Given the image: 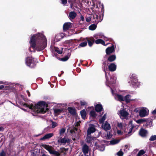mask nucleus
<instances>
[{"mask_svg":"<svg viewBox=\"0 0 156 156\" xmlns=\"http://www.w3.org/2000/svg\"><path fill=\"white\" fill-rule=\"evenodd\" d=\"M30 47L29 49L30 52L32 51L30 48H32L38 51L43 50L47 46V40L45 36L42 34L38 33L37 34H34L30 37ZM34 51V52H35Z\"/></svg>","mask_w":156,"mask_h":156,"instance_id":"obj_1","label":"nucleus"},{"mask_svg":"<svg viewBox=\"0 0 156 156\" xmlns=\"http://www.w3.org/2000/svg\"><path fill=\"white\" fill-rule=\"evenodd\" d=\"M22 105L24 106L29 108L31 109H37L36 111L37 113L44 114L46 112H48L49 109L47 108L48 106L44 101H41L37 104L34 105L31 104L30 105H28L26 103L23 102Z\"/></svg>","mask_w":156,"mask_h":156,"instance_id":"obj_2","label":"nucleus"},{"mask_svg":"<svg viewBox=\"0 0 156 156\" xmlns=\"http://www.w3.org/2000/svg\"><path fill=\"white\" fill-rule=\"evenodd\" d=\"M41 146L47 150L50 154H53L55 156H60V154L58 151L53 150L51 146L46 144H42Z\"/></svg>","mask_w":156,"mask_h":156,"instance_id":"obj_3","label":"nucleus"},{"mask_svg":"<svg viewBox=\"0 0 156 156\" xmlns=\"http://www.w3.org/2000/svg\"><path fill=\"white\" fill-rule=\"evenodd\" d=\"M25 62L27 66L31 68H34L36 66L35 62L34 61V58L31 56L25 59Z\"/></svg>","mask_w":156,"mask_h":156,"instance_id":"obj_4","label":"nucleus"},{"mask_svg":"<svg viewBox=\"0 0 156 156\" xmlns=\"http://www.w3.org/2000/svg\"><path fill=\"white\" fill-rule=\"evenodd\" d=\"M92 16L94 22H101L102 20V17L101 18V15L98 13L92 15Z\"/></svg>","mask_w":156,"mask_h":156,"instance_id":"obj_5","label":"nucleus"},{"mask_svg":"<svg viewBox=\"0 0 156 156\" xmlns=\"http://www.w3.org/2000/svg\"><path fill=\"white\" fill-rule=\"evenodd\" d=\"M115 51V49L113 44H112L111 46L107 48L105 50L106 53L108 55H110Z\"/></svg>","mask_w":156,"mask_h":156,"instance_id":"obj_6","label":"nucleus"},{"mask_svg":"<svg viewBox=\"0 0 156 156\" xmlns=\"http://www.w3.org/2000/svg\"><path fill=\"white\" fill-rule=\"evenodd\" d=\"M119 113L121 116L122 117L125 119L127 118L129 114L128 112L124 109L120 110Z\"/></svg>","mask_w":156,"mask_h":156,"instance_id":"obj_7","label":"nucleus"},{"mask_svg":"<svg viewBox=\"0 0 156 156\" xmlns=\"http://www.w3.org/2000/svg\"><path fill=\"white\" fill-rule=\"evenodd\" d=\"M57 142L58 143H61L62 144L64 145L66 143H69L70 142V140L68 138H61L60 139L58 140Z\"/></svg>","mask_w":156,"mask_h":156,"instance_id":"obj_8","label":"nucleus"},{"mask_svg":"<svg viewBox=\"0 0 156 156\" xmlns=\"http://www.w3.org/2000/svg\"><path fill=\"white\" fill-rule=\"evenodd\" d=\"M72 23L70 22H66L64 23L63 26V30L64 31H66L70 27Z\"/></svg>","mask_w":156,"mask_h":156,"instance_id":"obj_9","label":"nucleus"},{"mask_svg":"<svg viewBox=\"0 0 156 156\" xmlns=\"http://www.w3.org/2000/svg\"><path fill=\"white\" fill-rule=\"evenodd\" d=\"M117 68L116 65L114 63H111L108 66V69L109 71L114 72L116 70Z\"/></svg>","mask_w":156,"mask_h":156,"instance_id":"obj_10","label":"nucleus"},{"mask_svg":"<svg viewBox=\"0 0 156 156\" xmlns=\"http://www.w3.org/2000/svg\"><path fill=\"white\" fill-rule=\"evenodd\" d=\"M147 133V132L146 130L143 128L141 129L139 131V134L142 137H146Z\"/></svg>","mask_w":156,"mask_h":156,"instance_id":"obj_11","label":"nucleus"},{"mask_svg":"<svg viewBox=\"0 0 156 156\" xmlns=\"http://www.w3.org/2000/svg\"><path fill=\"white\" fill-rule=\"evenodd\" d=\"M67 110L72 115L75 116L76 115V110L74 108L69 107H68Z\"/></svg>","mask_w":156,"mask_h":156,"instance_id":"obj_12","label":"nucleus"},{"mask_svg":"<svg viewBox=\"0 0 156 156\" xmlns=\"http://www.w3.org/2000/svg\"><path fill=\"white\" fill-rule=\"evenodd\" d=\"M86 39L88 42V45L89 47H91L94 42V39L93 37H86Z\"/></svg>","mask_w":156,"mask_h":156,"instance_id":"obj_13","label":"nucleus"},{"mask_svg":"<svg viewBox=\"0 0 156 156\" xmlns=\"http://www.w3.org/2000/svg\"><path fill=\"white\" fill-rule=\"evenodd\" d=\"M130 79L131 80L132 82H133V85H134L136 87V86L138 85V80L137 79V77L136 76H132L130 77Z\"/></svg>","mask_w":156,"mask_h":156,"instance_id":"obj_14","label":"nucleus"},{"mask_svg":"<svg viewBox=\"0 0 156 156\" xmlns=\"http://www.w3.org/2000/svg\"><path fill=\"white\" fill-rule=\"evenodd\" d=\"M82 151L84 156H86L89 151V147L86 144H84L82 147Z\"/></svg>","mask_w":156,"mask_h":156,"instance_id":"obj_15","label":"nucleus"},{"mask_svg":"<svg viewBox=\"0 0 156 156\" xmlns=\"http://www.w3.org/2000/svg\"><path fill=\"white\" fill-rule=\"evenodd\" d=\"M96 129L94 126H90L89 128L87 130V135H90L91 133H93L95 132Z\"/></svg>","mask_w":156,"mask_h":156,"instance_id":"obj_16","label":"nucleus"},{"mask_svg":"<svg viewBox=\"0 0 156 156\" xmlns=\"http://www.w3.org/2000/svg\"><path fill=\"white\" fill-rule=\"evenodd\" d=\"M95 109L97 112H100L103 109V108L101 105L97 104L95 106Z\"/></svg>","mask_w":156,"mask_h":156,"instance_id":"obj_17","label":"nucleus"},{"mask_svg":"<svg viewBox=\"0 0 156 156\" xmlns=\"http://www.w3.org/2000/svg\"><path fill=\"white\" fill-rule=\"evenodd\" d=\"M101 126L106 131L109 130L111 128L110 124H109L107 121L105 122L104 125L103 124Z\"/></svg>","mask_w":156,"mask_h":156,"instance_id":"obj_18","label":"nucleus"},{"mask_svg":"<svg viewBox=\"0 0 156 156\" xmlns=\"http://www.w3.org/2000/svg\"><path fill=\"white\" fill-rule=\"evenodd\" d=\"M54 135V134L52 133H49L45 134L42 137L40 138V140H43L45 139H49L52 137Z\"/></svg>","mask_w":156,"mask_h":156,"instance_id":"obj_19","label":"nucleus"},{"mask_svg":"<svg viewBox=\"0 0 156 156\" xmlns=\"http://www.w3.org/2000/svg\"><path fill=\"white\" fill-rule=\"evenodd\" d=\"M76 13L74 11L70 12L69 15V18L70 20L74 19L76 17Z\"/></svg>","mask_w":156,"mask_h":156,"instance_id":"obj_20","label":"nucleus"},{"mask_svg":"<svg viewBox=\"0 0 156 156\" xmlns=\"http://www.w3.org/2000/svg\"><path fill=\"white\" fill-rule=\"evenodd\" d=\"M131 96L129 94H127L125 96L124 98V101H125L126 103H129L131 101L133 100V99H131Z\"/></svg>","mask_w":156,"mask_h":156,"instance_id":"obj_21","label":"nucleus"},{"mask_svg":"<svg viewBox=\"0 0 156 156\" xmlns=\"http://www.w3.org/2000/svg\"><path fill=\"white\" fill-rule=\"evenodd\" d=\"M139 115L141 117H144L147 114V111L145 109H143L139 112Z\"/></svg>","mask_w":156,"mask_h":156,"instance_id":"obj_22","label":"nucleus"},{"mask_svg":"<svg viewBox=\"0 0 156 156\" xmlns=\"http://www.w3.org/2000/svg\"><path fill=\"white\" fill-rule=\"evenodd\" d=\"M116 58V56L115 55H112L108 57L107 59V61L109 62H113L115 60Z\"/></svg>","mask_w":156,"mask_h":156,"instance_id":"obj_23","label":"nucleus"},{"mask_svg":"<svg viewBox=\"0 0 156 156\" xmlns=\"http://www.w3.org/2000/svg\"><path fill=\"white\" fill-rule=\"evenodd\" d=\"M80 114L82 118L85 119L87 115V112L85 109H83L80 112Z\"/></svg>","mask_w":156,"mask_h":156,"instance_id":"obj_24","label":"nucleus"},{"mask_svg":"<svg viewBox=\"0 0 156 156\" xmlns=\"http://www.w3.org/2000/svg\"><path fill=\"white\" fill-rule=\"evenodd\" d=\"M95 43L97 44H101L102 45L105 46L106 45L105 44V42L103 40L99 39L94 41Z\"/></svg>","mask_w":156,"mask_h":156,"instance_id":"obj_25","label":"nucleus"},{"mask_svg":"<svg viewBox=\"0 0 156 156\" xmlns=\"http://www.w3.org/2000/svg\"><path fill=\"white\" fill-rule=\"evenodd\" d=\"M70 56V54L68 53L67 55H66L63 58H60L59 59L63 62L67 61L69 58Z\"/></svg>","mask_w":156,"mask_h":156,"instance_id":"obj_26","label":"nucleus"},{"mask_svg":"<svg viewBox=\"0 0 156 156\" xmlns=\"http://www.w3.org/2000/svg\"><path fill=\"white\" fill-rule=\"evenodd\" d=\"M87 135L86 138L87 142V143H91L94 141V137H91L90 136Z\"/></svg>","mask_w":156,"mask_h":156,"instance_id":"obj_27","label":"nucleus"},{"mask_svg":"<svg viewBox=\"0 0 156 156\" xmlns=\"http://www.w3.org/2000/svg\"><path fill=\"white\" fill-rule=\"evenodd\" d=\"M54 110L55 114L57 115H60L63 111L62 109H55Z\"/></svg>","mask_w":156,"mask_h":156,"instance_id":"obj_28","label":"nucleus"},{"mask_svg":"<svg viewBox=\"0 0 156 156\" xmlns=\"http://www.w3.org/2000/svg\"><path fill=\"white\" fill-rule=\"evenodd\" d=\"M132 122H133L132 121H129V123L131 125V128H129V129H128V128H127V130H129V131H128V133L126 134V135H128V134H129L132 132L133 129V128L134 127V126L132 124Z\"/></svg>","mask_w":156,"mask_h":156,"instance_id":"obj_29","label":"nucleus"},{"mask_svg":"<svg viewBox=\"0 0 156 156\" xmlns=\"http://www.w3.org/2000/svg\"><path fill=\"white\" fill-rule=\"evenodd\" d=\"M63 37L62 34H58L55 36V39L57 41H58L62 39Z\"/></svg>","mask_w":156,"mask_h":156,"instance_id":"obj_30","label":"nucleus"},{"mask_svg":"<svg viewBox=\"0 0 156 156\" xmlns=\"http://www.w3.org/2000/svg\"><path fill=\"white\" fill-rule=\"evenodd\" d=\"M106 117V115L105 114L103 116L99 119V123L101 124H103L104 121L105 120Z\"/></svg>","mask_w":156,"mask_h":156,"instance_id":"obj_31","label":"nucleus"},{"mask_svg":"<svg viewBox=\"0 0 156 156\" xmlns=\"http://www.w3.org/2000/svg\"><path fill=\"white\" fill-rule=\"evenodd\" d=\"M90 116L93 117L94 118L96 117V114L94 110H92L90 112Z\"/></svg>","mask_w":156,"mask_h":156,"instance_id":"obj_32","label":"nucleus"},{"mask_svg":"<svg viewBox=\"0 0 156 156\" xmlns=\"http://www.w3.org/2000/svg\"><path fill=\"white\" fill-rule=\"evenodd\" d=\"M97 26L94 24H92L89 26V29L90 30H94L96 28Z\"/></svg>","mask_w":156,"mask_h":156,"instance_id":"obj_33","label":"nucleus"},{"mask_svg":"<svg viewBox=\"0 0 156 156\" xmlns=\"http://www.w3.org/2000/svg\"><path fill=\"white\" fill-rule=\"evenodd\" d=\"M117 97L119 101H124V98L122 95L118 94L117 95Z\"/></svg>","mask_w":156,"mask_h":156,"instance_id":"obj_34","label":"nucleus"},{"mask_svg":"<svg viewBox=\"0 0 156 156\" xmlns=\"http://www.w3.org/2000/svg\"><path fill=\"white\" fill-rule=\"evenodd\" d=\"M119 141L120 140H119L114 139L111 140L110 141V143L112 144L113 145L118 143Z\"/></svg>","mask_w":156,"mask_h":156,"instance_id":"obj_35","label":"nucleus"},{"mask_svg":"<svg viewBox=\"0 0 156 156\" xmlns=\"http://www.w3.org/2000/svg\"><path fill=\"white\" fill-rule=\"evenodd\" d=\"M108 62V61H107H107H105V60L103 62V63H102V64L103 65H104V66H102V69H103L104 71L105 72H106L105 67L107 65V63Z\"/></svg>","mask_w":156,"mask_h":156,"instance_id":"obj_36","label":"nucleus"},{"mask_svg":"<svg viewBox=\"0 0 156 156\" xmlns=\"http://www.w3.org/2000/svg\"><path fill=\"white\" fill-rule=\"evenodd\" d=\"M145 153V151L143 150H140L137 154V156H141V155L144 154Z\"/></svg>","mask_w":156,"mask_h":156,"instance_id":"obj_37","label":"nucleus"},{"mask_svg":"<svg viewBox=\"0 0 156 156\" xmlns=\"http://www.w3.org/2000/svg\"><path fill=\"white\" fill-rule=\"evenodd\" d=\"M146 120L145 119H139L136 122L138 123L141 124L146 122Z\"/></svg>","mask_w":156,"mask_h":156,"instance_id":"obj_38","label":"nucleus"},{"mask_svg":"<svg viewBox=\"0 0 156 156\" xmlns=\"http://www.w3.org/2000/svg\"><path fill=\"white\" fill-rule=\"evenodd\" d=\"M66 129L64 128L61 129L59 130V133L60 136H61L62 134H64L66 131Z\"/></svg>","mask_w":156,"mask_h":156,"instance_id":"obj_39","label":"nucleus"},{"mask_svg":"<svg viewBox=\"0 0 156 156\" xmlns=\"http://www.w3.org/2000/svg\"><path fill=\"white\" fill-rule=\"evenodd\" d=\"M77 128H76L75 127H73L72 129L70 130V132L72 134L75 133V131H77Z\"/></svg>","mask_w":156,"mask_h":156,"instance_id":"obj_40","label":"nucleus"},{"mask_svg":"<svg viewBox=\"0 0 156 156\" xmlns=\"http://www.w3.org/2000/svg\"><path fill=\"white\" fill-rule=\"evenodd\" d=\"M146 119V125H150L152 124V122L151 119Z\"/></svg>","mask_w":156,"mask_h":156,"instance_id":"obj_41","label":"nucleus"},{"mask_svg":"<svg viewBox=\"0 0 156 156\" xmlns=\"http://www.w3.org/2000/svg\"><path fill=\"white\" fill-rule=\"evenodd\" d=\"M76 0H68V2L70 3L71 7H72L75 2Z\"/></svg>","mask_w":156,"mask_h":156,"instance_id":"obj_42","label":"nucleus"},{"mask_svg":"<svg viewBox=\"0 0 156 156\" xmlns=\"http://www.w3.org/2000/svg\"><path fill=\"white\" fill-rule=\"evenodd\" d=\"M51 122L52 125L51 128H54L57 126L58 125L56 122L52 120L51 121Z\"/></svg>","mask_w":156,"mask_h":156,"instance_id":"obj_43","label":"nucleus"},{"mask_svg":"<svg viewBox=\"0 0 156 156\" xmlns=\"http://www.w3.org/2000/svg\"><path fill=\"white\" fill-rule=\"evenodd\" d=\"M87 41H85L82 42L80 44L79 46L81 47H84L87 45Z\"/></svg>","mask_w":156,"mask_h":156,"instance_id":"obj_44","label":"nucleus"},{"mask_svg":"<svg viewBox=\"0 0 156 156\" xmlns=\"http://www.w3.org/2000/svg\"><path fill=\"white\" fill-rule=\"evenodd\" d=\"M156 140V135H152L149 139V140L151 141Z\"/></svg>","mask_w":156,"mask_h":156,"instance_id":"obj_45","label":"nucleus"},{"mask_svg":"<svg viewBox=\"0 0 156 156\" xmlns=\"http://www.w3.org/2000/svg\"><path fill=\"white\" fill-rule=\"evenodd\" d=\"M91 20H93L92 15H91L90 16L87 17L86 18V20L87 22H90L91 21Z\"/></svg>","mask_w":156,"mask_h":156,"instance_id":"obj_46","label":"nucleus"},{"mask_svg":"<svg viewBox=\"0 0 156 156\" xmlns=\"http://www.w3.org/2000/svg\"><path fill=\"white\" fill-rule=\"evenodd\" d=\"M80 104L81 106H83L85 105H87V103L85 101H80Z\"/></svg>","mask_w":156,"mask_h":156,"instance_id":"obj_47","label":"nucleus"},{"mask_svg":"<svg viewBox=\"0 0 156 156\" xmlns=\"http://www.w3.org/2000/svg\"><path fill=\"white\" fill-rule=\"evenodd\" d=\"M123 154V152L121 151H119L117 153V154L118 156H122Z\"/></svg>","mask_w":156,"mask_h":156,"instance_id":"obj_48","label":"nucleus"},{"mask_svg":"<svg viewBox=\"0 0 156 156\" xmlns=\"http://www.w3.org/2000/svg\"><path fill=\"white\" fill-rule=\"evenodd\" d=\"M117 126L120 128V129H122L123 127V125L122 123L119 122L117 123Z\"/></svg>","mask_w":156,"mask_h":156,"instance_id":"obj_49","label":"nucleus"},{"mask_svg":"<svg viewBox=\"0 0 156 156\" xmlns=\"http://www.w3.org/2000/svg\"><path fill=\"white\" fill-rule=\"evenodd\" d=\"M112 134L110 132H109L107 134V138L108 139H110L112 137Z\"/></svg>","mask_w":156,"mask_h":156,"instance_id":"obj_50","label":"nucleus"},{"mask_svg":"<svg viewBox=\"0 0 156 156\" xmlns=\"http://www.w3.org/2000/svg\"><path fill=\"white\" fill-rule=\"evenodd\" d=\"M55 51L59 54H61L62 53V51L59 50L58 48H56Z\"/></svg>","mask_w":156,"mask_h":156,"instance_id":"obj_51","label":"nucleus"},{"mask_svg":"<svg viewBox=\"0 0 156 156\" xmlns=\"http://www.w3.org/2000/svg\"><path fill=\"white\" fill-rule=\"evenodd\" d=\"M0 156H6V153L3 150H2L0 153Z\"/></svg>","mask_w":156,"mask_h":156,"instance_id":"obj_52","label":"nucleus"},{"mask_svg":"<svg viewBox=\"0 0 156 156\" xmlns=\"http://www.w3.org/2000/svg\"><path fill=\"white\" fill-rule=\"evenodd\" d=\"M62 1V3L64 5H65L67 3V0H61Z\"/></svg>","mask_w":156,"mask_h":156,"instance_id":"obj_53","label":"nucleus"},{"mask_svg":"<svg viewBox=\"0 0 156 156\" xmlns=\"http://www.w3.org/2000/svg\"><path fill=\"white\" fill-rule=\"evenodd\" d=\"M117 134L119 135H122L123 134V132L120 130H118L117 131Z\"/></svg>","mask_w":156,"mask_h":156,"instance_id":"obj_54","label":"nucleus"},{"mask_svg":"<svg viewBox=\"0 0 156 156\" xmlns=\"http://www.w3.org/2000/svg\"><path fill=\"white\" fill-rule=\"evenodd\" d=\"M101 6V12H102L103 13L104 11V6L103 4H102Z\"/></svg>","mask_w":156,"mask_h":156,"instance_id":"obj_55","label":"nucleus"},{"mask_svg":"<svg viewBox=\"0 0 156 156\" xmlns=\"http://www.w3.org/2000/svg\"><path fill=\"white\" fill-rule=\"evenodd\" d=\"M84 18L82 15H81L80 16V21H84Z\"/></svg>","mask_w":156,"mask_h":156,"instance_id":"obj_56","label":"nucleus"},{"mask_svg":"<svg viewBox=\"0 0 156 156\" xmlns=\"http://www.w3.org/2000/svg\"><path fill=\"white\" fill-rule=\"evenodd\" d=\"M80 121H79V122H77L76 123L75 126H80Z\"/></svg>","mask_w":156,"mask_h":156,"instance_id":"obj_57","label":"nucleus"},{"mask_svg":"<svg viewBox=\"0 0 156 156\" xmlns=\"http://www.w3.org/2000/svg\"><path fill=\"white\" fill-rule=\"evenodd\" d=\"M27 93L28 94V97H30V94L29 91V90H27L26 91Z\"/></svg>","mask_w":156,"mask_h":156,"instance_id":"obj_58","label":"nucleus"},{"mask_svg":"<svg viewBox=\"0 0 156 156\" xmlns=\"http://www.w3.org/2000/svg\"><path fill=\"white\" fill-rule=\"evenodd\" d=\"M152 113L153 115L156 114V108L152 112Z\"/></svg>","mask_w":156,"mask_h":156,"instance_id":"obj_59","label":"nucleus"},{"mask_svg":"<svg viewBox=\"0 0 156 156\" xmlns=\"http://www.w3.org/2000/svg\"><path fill=\"white\" fill-rule=\"evenodd\" d=\"M4 128L2 126H0V131H3L4 130Z\"/></svg>","mask_w":156,"mask_h":156,"instance_id":"obj_60","label":"nucleus"},{"mask_svg":"<svg viewBox=\"0 0 156 156\" xmlns=\"http://www.w3.org/2000/svg\"><path fill=\"white\" fill-rule=\"evenodd\" d=\"M4 87V86L3 85L0 86V90L2 89Z\"/></svg>","mask_w":156,"mask_h":156,"instance_id":"obj_61","label":"nucleus"},{"mask_svg":"<svg viewBox=\"0 0 156 156\" xmlns=\"http://www.w3.org/2000/svg\"><path fill=\"white\" fill-rule=\"evenodd\" d=\"M86 3L88 5H90L91 4V2H90L89 1H87Z\"/></svg>","mask_w":156,"mask_h":156,"instance_id":"obj_62","label":"nucleus"},{"mask_svg":"<svg viewBox=\"0 0 156 156\" xmlns=\"http://www.w3.org/2000/svg\"><path fill=\"white\" fill-rule=\"evenodd\" d=\"M63 151H66V149L65 147H63L62 148V151H61L62 152Z\"/></svg>","mask_w":156,"mask_h":156,"instance_id":"obj_63","label":"nucleus"},{"mask_svg":"<svg viewBox=\"0 0 156 156\" xmlns=\"http://www.w3.org/2000/svg\"><path fill=\"white\" fill-rule=\"evenodd\" d=\"M83 22H84V21H80V24H83Z\"/></svg>","mask_w":156,"mask_h":156,"instance_id":"obj_64","label":"nucleus"}]
</instances>
